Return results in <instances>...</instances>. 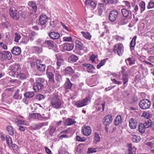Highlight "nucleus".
Here are the masks:
<instances>
[{"label": "nucleus", "mask_w": 154, "mask_h": 154, "mask_svg": "<svg viewBox=\"0 0 154 154\" xmlns=\"http://www.w3.org/2000/svg\"><path fill=\"white\" fill-rule=\"evenodd\" d=\"M137 39V36L134 37L130 42V47L134 48L136 45V40Z\"/></svg>", "instance_id": "47"}, {"label": "nucleus", "mask_w": 154, "mask_h": 154, "mask_svg": "<svg viewBox=\"0 0 154 154\" xmlns=\"http://www.w3.org/2000/svg\"><path fill=\"white\" fill-rule=\"evenodd\" d=\"M76 123V122L71 119L68 118L65 120L64 123L66 125H71L74 124Z\"/></svg>", "instance_id": "29"}, {"label": "nucleus", "mask_w": 154, "mask_h": 154, "mask_svg": "<svg viewBox=\"0 0 154 154\" xmlns=\"http://www.w3.org/2000/svg\"><path fill=\"white\" fill-rule=\"evenodd\" d=\"M48 20V17L45 15L42 14L40 16L39 18L40 24L46 27V24Z\"/></svg>", "instance_id": "10"}, {"label": "nucleus", "mask_w": 154, "mask_h": 154, "mask_svg": "<svg viewBox=\"0 0 154 154\" xmlns=\"http://www.w3.org/2000/svg\"><path fill=\"white\" fill-rule=\"evenodd\" d=\"M63 58L60 56L57 57L56 62L57 69H58L60 68V67L63 64Z\"/></svg>", "instance_id": "26"}, {"label": "nucleus", "mask_w": 154, "mask_h": 154, "mask_svg": "<svg viewBox=\"0 0 154 154\" xmlns=\"http://www.w3.org/2000/svg\"><path fill=\"white\" fill-rule=\"evenodd\" d=\"M128 151L126 154H135L136 149L134 147H132L131 143L128 144Z\"/></svg>", "instance_id": "20"}, {"label": "nucleus", "mask_w": 154, "mask_h": 154, "mask_svg": "<svg viewBox=\"0 0 154 154\" xmlns=\"http://www.w3.org/2000/svg\"><path fill=\"white\" fill-rule=\"evenodd\" d=\"M35 95L34 92H28L24 93V96L26 98H31L33 97Z\"/></svg>", "instance_id": "42"}, {"label": "nucleus", "mask_w": 154, "mask_h": 154, "mask_svg": "<svg viewBox=\"0 0 154 154\" xmlns=\"http://www.w3.org/2000/svg\"><path fill=\"white\" fill-rule=\"evenodd\" d=\"M122 121L121 116L119 115L116 117V119L114 121V124L116 126L118 125L121 124Z\"/></svg>", "instance_id": "32"}, {"label": "nucleus", "mask_w": 154, "mask_h": 154, "mask_svg": "<svg viewBox=\"0 0 154 154\" xmlns=\"http://www.w3.org/2000/svg\"><path fill=\"white\" fill-rule=\"evenodd\" d=\"M121 11L123 17H127L129 14L128 11L125 9L123 8L122 9Z\"/></svg>", "instance_id": "48"}, {"label": "nucleus", "mask_w": 154, "mask_h": 154, "mask_svg": "<svg viewBox=\"0 0 154 154\" xmlns=\"http://www.w3.org/2000/svg\"><path fill=\"white\" fill-rule=\"evenodd\" d=\"M45 82V79L40 78H38L36 79L35 80V82L36 83H39V84L41 83L42 85Z\"/></svg>", "instance_id": "54"}, {"label": "nucleus", "mask_w": 154, "mask_h": 154, "mask_svg": "<svg viewBox=\"0 0 154 154\" xmlns=\"http://www.w3.org/2000/svg\"><path fill=\"white\" fill-rule=\"evenodd\" d=\"M85 4L86 5L91 6L92 8H94L96 5L95 2L90 0H86Z\"/></svg>", "instance_id": "33"}, {"label": "nucleus", "mask_w": 154, "mask_h": 154, "mask_svg": "<svg viewBox=\"0 0 154 154\" xmlns=\"http://www.w3.org/2000/svg\"><path fill=\"white\" fill-rule=\"evenodd\" d=\"M94 142L96 143L99 142L100 140V137L98 133L97 132H95L94 134Z\"/></svg>", "instance_id": "44"}, {"label": "nucleus", "mask_w": 154, "mask_h": 154, "mask_svg": "<svg viewBox=\"0 0 154 154\" xmlns=\"http://www.w3.org/2000/svg\"><path fill=\"white\" fill-rule=\"evenodd\" d=\"M76 140L77 141H80L81 142H84L86 140L84 137H81L79 136H77L76 137Z\"/></svg>", "instance_id": "58"}, {"label": "nucleus", "mask_w": 154, "mask_h": 154, "mask_svg": "<svg viewBox=\"0 0 154 154\" xmlns=\"http://www.w3.org/2000/svg\"><path fill=\"white\" fill-rule=\"evenodd\" d=\"M37 66L38 70L40 72H44L45 71L46 66L45 64L42 63V62L38 61L37 62Z\"/></svg>", "instance_id": "19"}, {"label": "nucleus", "mask_w": 154, "mask_h": 154, "mask_svg": "<svg viewBox=\"0 0 154 154\" xmlns=\"http://www.w3.org/2000/svg\"><path fill=\"white\" fill-rule=\"evenodd\" d=\"M0 47L5 50H6L7 49V45L2 42H0Z\"/></svg>", "instance_id": "62"}, {"label": "nucleus", "mask_w": 154, "mask_h": 154, "mask_svg": "<svg viewBox=\"0 0 154 154\" xmlns=\"http://www.w3.org/2000/svg\"><path fill=\"white\" fill-rule=\"evenodd\" d=\"M10 14L11 16L14 19L18 20L19 18V15L17 13V11L15 9L13 11L12 8H10L9 10Z\"/></svg>", "instance_id": "11"}, {"label": "nucleus", "mask_w": 154, "mask_h": 154, "mask_svg": "<svg viewBox=\"0 0 154 154\" xmlns=\"http://www.w3.org/2000/svg\"><path fill=\"white\" fill-rule=\"evenodd\" d=\"M15 37L14 41L15 42H18L21 36L20 34L17 33H15Z\"/></svg>", "instance_id": "53"}, {"label": "nucleus", "mask_w": 154, "mask_h": 154, "mask_svg": "<svg viewBox=\"0 0 154 154\" xmlns=\"http://www.w3.org/2000/svg\"><path fill=\"white\" fill-rule=\"evenodd\" d=\"M44 44L50 49H52L55 47L54 42L50 40L45 41Z\"/></svg>", "instance_id": "23"}, {"label": "nucleus", "mask_w": 154, "mask_h": 154, "mask_svg": "<svg viewBox=\"0 0 154 154\" xmlns=\"http://www.w3.org/2000/svg\"><path fill=\"white\" fill-rule=\"evenodd\" d=\"M83 66L85 67L87 71L89 72H93V70L95 69L94 66L91 64L88 63H84Z\"/></svg>", "instance_id": "18"}, {"label": "nucleus", "mask_w": 154, "mask_h": 154, "mask_svg": "<svg viewBox=\"0 0 154 154\" xmlns=\"http://www.w3.org/2000/svg\"><path fill=\"white\" fill-rule=\"evenodd\" d=\"M75 48L78 51H79L77 53L80 55L83 54L84 50H83V45L79 40H77L75 42Z\"/></svg>", "instance_id": "5"}, {"label": "nucleus", "mask_w": 154, "mask_h": 154, "mask_svg": "<svg viewBox=\"0 0 154 154\" xmlns=\"http://www.w3.org/2000/svg\"><path fill=\"white\" fill-rule=\"evenodd\" d=\"M122 79L123 81V84H126L128 81V75L124 74L123 75Z\"/></svg>", "instance_id": "52"}, {"label": "nucleus", "mask_w": 154, "mask_h": 154, "mask_svg": "<svg viewBox=\"0 0 154 154\" xmlns=\"http://www.w3.org/2000/svg\"><path fill=\"white\" fill-rule=\"evenodd\" d=\"M104 9L103 5L101 3L98 4V14L99 15H101L102 14V13Z\"/></svg>", "instance_id": "40"}, {"label": "nucleus", "mask_w": 154, "mask_h": 154, "mask_svg": "<svg viewBox=\"0 0 154 154\" xmlns=\"http://www.w3.org/2000/svg\"><path fill=\"white\" fill-rule=\"evenodd\" d=\"M72 84L71 83L69 79L67 78L65 82L64 86L66 90H70L71 88Z\"/></svg>", "instance_id": "24"}, {"label": "nucleus", "mask_w": 154, "mask_h": 154, "mask_svg": "<svg viewBox=\"0 0 154 154\" xmlns=\"http://www.w3.org/2000/svg\"><path fill=\"white\" fill-rule=\"evenodd\" d=\"M7 130L9 134L11 135H14V132L13 128L11 126H8L7 127Z\"/></svg>", "instance_id": "46"}, {"label": "nucleus", "mask_w": 154, "mask_h": 154, "mask_svg": "<svg viewBox=\"0 0 154 154\" xmlns=\"http://www.w3.org/2000/svg\"><path fill=\"white\" fill-rule=\"evenodd\" d=\"M129 125L131 128L132 129L135 128L137 125L136 121L133 118H131L129 120Z\"/></svg>", "instance_id": "21"}, {"label": "nucleus", "mask_w": 154, "mask_h": 154, "mask_svg": "<svg viewBox=\"0 0 154 154\" xmlns=\"http://www.w3.org/2000/svg\"><path fill=\"white\" fill-rule=\"evenodd\" d=\"M124 48L122 44L121 43H119L116 44L114 48V52L119 56H121L124 52Z\"/></svg>", "instance_id": "4"}, {"label": "nucleus", "mask_w": 154, "mask_h": 154, "mask_svg": "<svg viewBox=\"0 0 154 154\" xmlns=\"http://www.w3.org/2000/svg\"><path fill=\"white\" fill-rule=\"evenodd\" d=\"M127 65H129L131 66L135 63V61L133 58L130 57L125 60Z\"/></svg>", "instance_id": "35"}, {"label": "nucleus", "mask_w": 154, "mask_h": 154, "mask_svg": "<svg viewBox=\"0 0 154 154\" xmlns=\"http://www.w3.org/2000/svg\"><path fill=\"white\" fill-rule=\"evenodd\" d=\"M143 125H145V128H148L151 125L152 121L150 119H147L145 121Z\"/></svg>", "instance_id": "43"}, {"label": "nucleus", "mask_w": 154, "mask_h": 154, "mask_svg": "<svg viewBox=\"0 0 154 154\" xmlns=\"http://www.w3.org/2000/svg\"><path fill=\"white\" fill-rule=\"evenodd\" d=\"M20 90L17 89L14 95L13 96V98L17 100L21 99L22 97V95L21 94H19V92Z\"/></svg>", "instance_id": "34"}, {"label": "nucleus", "mask_w": 154, "mask_h": 154, "mask_svg": "<svg viewBox=\"0 0 154 154\" xmlns=\"http://www.w3.org/2000/svg\"><path fill=\"white\" fill-rule=\"evenodd\" d=\"M11 146L15 152L19 150V148L18 146L15 144H12L10 145V147Z\"/></svg>", "instance_id": "60"}, {"label": "nucleus", "mask_w": 154, "mask_h": 154, "mask_svg": "<svg viewBox=\"0 0 154 154\" xmlns=\"http://www.w3.org/2000/svg\"><path fill=\"white\" fill-rule=\"evenodd\" d=\"M123 2L125 4V5H126V6H127L128 9H131V6L130 5L129 2L125 1H124Z\"/></svg>", "instance_id": "61"}, {"label": "nucleus", "mask_w": 154, "mask_h": 154, "mask_svg": "<svg viewBox=\"0 0 154 154\" xmlns=\"http://www.w3.org/2000/svg\"><path fill=\"white\" fill-rule=\"evenodd\" d=\"M32 48L33 53H39L42 51V49L41 48L38 47L37 46L32 47Z\"/></svg>", "instance_id": "36"}, {"label": "nucleus", "mask_w": 154, "mask_h": 154, "mask_svg": "<svg viewBox=\"0 0 154 154\" xmlns=\"http://www.w3.org/2000/svg\"><path fill=\"white\" fill-rule=\"evenodd\" d=\"M28 5L33 9L32 11H30V13L33 14L35 13L37 10V7L35 2L32 1H29L28 3Z\"/></svg>", "instance_id": "14"}, {"label": "nucleus", "mask_w": 154, "mask_h": 154, "mask_svg": "<svg viewBox=\"0 0 154 154\" xmlns=\"http://www.w3.org/2000/svg\"><path fill=\"white\" fill-rule=\"evenodd\" d=\"M65 71L67 73L72 74L73 73V70L70 66L67 67L65 69Z\"/></svg>", "instance_id": "50"}, {"label": "nucleus", "mask_w": 154, "mask_h": 154, "mask_svg": "<svg viewBox=\"0 0 154 154\" xmlns=\"http://www.w3.org/2000/svg\"><path fill=\"white\" fill-rule=\"evenodd\" d=\"M3 56H5V59H7L8 60H10L12 58V55L10 52L8 51H5L4 54Z\"/></svg>", "instance_id": "37"}, {"label": "nucleus", "mask_w": 154, "mask_h": 154, "mask_svg": "<svg viewBox=\"0 0 154 154\" xmlns=\"http://www.w3.org/2000/svg\"><path fill=\"white\" fill-rule=\"evenodd\" d=\"M145 125H144L143 124L140 123L139 124V131L140 132L143 134L144 133L145 131Z\"/></svg>", "instance_id": "39"}, {"label": "nucleus", "mask_w": 154, "mask_h": 154, "mask_svg": "<svg viewBox=\"0 0 154 154\" xmlns=\"http://www.w3.org/2000/svg\"><path fill=\"white\" fill-rule=\"evenodd\" d=\"M12 53L16 55H19L21 53V49L18 47H14L11 50Z\"/></svg>", "instance_id": "25"}, {"label": "nucleus", "mask_w": 154, "mask_h": 154, "mask_svg": "<svg viewBox=\"0 0 154 154\" xmlns=\"http://www.w3.org/2000/svg\"><path fill=\"white\" fill-rule=\"evenodd\" d=\"M82 130L83 134L86 136L90 135L92 132L91 128L88 126L85 125L83 127Z\"/></svg>", "instance_id": "12"}, {"label": "nucleus", "mask_w": 154, "mask_h": 154, "mask_svg": "<svg viewBox=\"0 0 154 154\" xmlns=\"http://www.w3.org/2000/svg\"><path fill=\"white\" fill-rule=\"evenodd\" d=\"M36 98L38 100L40 101L43 100L44 98V95L41 94H37L36 96Z\"/></svg>", "instance_id": "56"}, {"label": "nucleus", "mask_w": 154, "mask_h": 154, "mask_svg": "<svg viewBox=\"0 0 154 154\" xmlns=\"http://www.w3.org/2000/svg\"><path fill=\"white\" fill-rule=\"evenodd\" d=\"M78 59V57L77 56L74 54H72L69 57L68 60L69 62L73 63L76 62Z\"/></svg>", "instance_id": "27"}, {"label": "nucleus", "mask_w": 154, "mask_h": 154, "mask_svg": "<svg viewBox=\"0 0 154 154\" xmlns=\"http://www.w3.org/2000/svg\"><path fill=\"white\" fill-rule=\"evenodd\" d=\"M81 33L83 36L86 39L89 40L91 39L92 36L89 32L82 31Z\"/></svg>", "instance_id": "30"}, {"label": "nucleus", "mask_w": 154, "mask_h": 154, "mask_svg": "<svg viewBox=\"0 0 154 154\" xmlns=\"http://www.w3.org/2000/svg\"><path fill=\"white\" fill-rule=\"evenodd\" d=\"M105 63L106 60H103L97 66V68L98 69H99L101 66L104 65Z\"/></svg>", "instance_id": "57"}, {"label": "nucleus", "mask_w": 154, "mask_h": 154, "mask_svg": "<svg viewBox=\"0 0 154 154\" xmlns=\"http://www.w3.org/2000/svg\"><path fill=\"white\" fill-rule=\"evenodd\" d=\"M139 5L140 7L141 13H142L145 9V3L143 1H142L139 4Z\"/></svg>", "instance_id": "41"}, {"label": "nucleus", "mask_w": 154, "mask_h": 154, "mask_svg": "<svg viewBox=\"0 0 154 154\" xmlns=\"http://www.w3.org/2000/svg\"><path fill=\"white\" fill-rule=\"evenodd\" d=\"M48 35L49 37L53 39H58L60 36V35L58 33L54 32H49Z\"/></svg>", "instance_id": "17"}, {"label": "nucleus", "mask_w": 154, "mask_h": 154, "mask_svg": "<svg viewBox=\"0 0 154 154\" xmlns=\"http://www.w3.org/2000/svg\"><path fill=\"white\" fill-rule=\"evenodd\" d=\"M105 106V103H102L101 102H100L96 106V109L98 110H100L102 108V111L104 110V107Z\"/></svg>", "instance_id": "31"}, {"label": "nucleus", "mask_w": 154, "mask_h": 154, "mask_svg": "<svg viewBox=\"0 0 154 154\" xmlns=\"http://www.w3.org/2000/svg\"><path fill=\"white\" fill-rule=\"evenodd\" d=\"M112 116L111 114H108L102 120L103 124L106 126L109 125L112 123Z\"/></svg>", "instance_id": "8"}, {"label": "nucleus", "mask_w": 154, "mask_h": 154, "mask_svg": "<svg viewBox=\"0 0 154 154\" xmlns=\"http://www.w3.org/2000/svg\"><path fill=\"white\" fill-rule=\"evenodd\" d=\"M54 72L55 74V79L57 81L56 83L54 84L53 86L54 88H57L59 86L60 80L61 79V76L60 73L57 70H54Z\"/></svg>", "instance_id": "9"}, {"label": "nucleus", "mask_w": 154, "mask_h": 154, "mask_svg": "<svg viewBox=\"0 0 154 154\" xmlns=\"http://www.w3.org/2000/svg\"><path fill=\"white\" fill-rule=\"evenodd\" d=\"M47 122H43L39 124H33L32 125V128L33 130H38L41 128L43 126L47 125Z\"/></svg>", "instance_id": "16"}, {"label": "nucleus", "mask_w": 154, "mask_h": 154, "mask_svg": "<svg viewBox=\"0 0 154 154\" xmlns=\"http://www.w3.org/2000/svg\"><path fill=\"white\" fill-rule=\"evenodd\" d=\"M118 16V12L116 10H114L110 12L108 18L110 21L114 22L116 20Z\"/></svg>", "instance_id": "6"}, {"label": "nucleus", "mask_w": 154, "mask_h": 154, "mask_svg": "<svg viewBox=\"0 0 154 154\" xmlns=\"http://www.w3.org/2000/svg\"><path fill=\"white\" fill-rule=\"evenodd\" d=\"M46 74L47 75L49 79V81L51 83L53 84V85L54 83L55 82L54 79V75L53 73L49 71L48 69H47L46 70Z\"/></svg>", "instance_id": "15"}, {"label": "nucleus", "mask_w": 154, "mask_h": 154, "mask_svg": "<svg viewBox=\"0 0 154 154\" xmlns=\"http://www.w3.org/2000/svg\"><path fill=\"white\" fill-rule=\"evenodd\" d=\"M51 104L54 108L58 109L61 108L62 102L57 95L54 96L51 100Z\"/></svg>", "instance_id": "2"}, {"label": "nucleus", "mask_w": 154, "mask_h": 154, "mask_svg": "<svg viewBox=\"0 0 154 154\" xmlns=\"http://www.w3.org/2000/svg\"><path fill=\"white\" fill-rule=\"evenodd\" d=\"M43 87V85H42L41 83L39 84V83L35 82L33 85V89L36 92L42 89Z\"/></svg>", "instance_id": "22"}, {"label": "nucleus", "mask_w": 154, "mask_h": 154, "mask_svg": "<svg viewBox=\"0 0 154 154\" xmlns=\"http://www.w3.org/2000/svg\"><path fill=\"white\" fill-rule=\"evenodd\" d=\"M151 105V102L149 100L146 99H143L139 103L140 107L143 109H146L149 108Z\"/></svg>", "instance_id": "3"}, {"label": "nucleus", "mask_w": 154, "mask_h": 154, "mask_svg": "<svg viewBox=\"0 0 154 154\" xmlns=\"http://www.w3.org/2000/svg\"><path fill=\"white\" fill-rule=\"evenodd\" d=\"M63 49L66 51H70L72 50L74 47L73 44L69 43H65L63 45Z\"/></svg>", "instance_id": "13"}, {"label": "nucleus", "mask_w": 154, "mask_h": 154, "mask_svg": "<svg viewBox=\"0 0 154 154\" xmlns=\"http://www.w3.org/2000/svg\"><path fill=\"white\" fill-rule=\"evenodd\" d=\"M131 139L132 141L134 142H138L139 140V137L135 135H131Z\"/></svg>", "instance_id": "49"}, {"label": "nucleus", "mask_w": 154, "mask_h": 154, "mask_svg": "<svg viewBox=\"0 0 154 154\" xmlns=\"http://www.w3.org/2000/svg\"><path fill=\"white\" fill-rule=\"evenodd\" d=\"M146 144L150 148H152L153 147L154 143L152 142H147L146 143Z\"/></svg>", "instance_id": "64"}, {"label": "nucleus", "mask_w": 154, "mask_h": 154, "mask_svg": "<svg viewBox=\"0 0 154 154\" xmlns=\"http://www.w3.org/2000/svg\"><path fill=\"white\" fill-rule=\"evenodd\" d=\"M31 116L36 119H38L40 117V115L39 114L33 113L31 114Z\"/></svg>", "instance_id": "59"}, {"label": "nucleus", "mask_w": 154, "mask_h": 154, "mask_svg": "<svg viewBox=\"0 0 154 154\" xmlns=\"http://www.w3.org/2000/svg\"><path fill=\"white\" fill-rule=\"evenodd\" d=\"M6 141L9 146L10 147V145H11L12 143L11 138L10 136L6 137Z\"/></svg>", "instance_id": "51"}, {"label": "nucleus", "mask_w": 154, "mask_h": 154, "mask_svg": "<svg viewBox=\"0 0 154 154\" xmlns=\"http://www.w3.org/2000/svg\"><path fill=\"white\" fill-rule=\"evenodd\" d=\"M154 7V3L152 2H150L149 3L147 8L149 9Z\"/></svg>", "instance_id": "63"}, {"label": "nucleus", "mask_w": 154, "mask_h": 154, "mask_svg": "<svg viewBox=\"0 0 154 154\" xmlns=\"http://www.w3.org/2000/svg\"><path fill=\"white\" fill-rule=\"evenodd\" d=\"M97 151V149L93 148H89L88 149V151L87 153L88 154L91 153H94L96 152Z\"/></svg>", "instance_id": "55"}, {"label": "nucleus", "mask_w": 154, "mask_h": 154, "mask_svg": "<svg viewBox=\"0 0 154 154\" xmlns=\"http://www.w3.org/2000/svg\"><path fill=\"white\" fill-rule=\"evenodd\" d=\"M63 42H74L72 37L71 36H69L63 37Z\"/></svg>", "instance_id": "38"}, {"label": "nucleus", "mask_w": 154, "mask_h": 154, "mask_svg": "<svg viewBox=\"0 0 154 154\" xmlns=\"http://www.w3.org/2000/svg\"><path fill=\"white\" fill-rule=\"evenodd\" d=\"M128 20L127 17H122L120 18L118 23L120 25H124L128 23Z\"/></svg>", "instance_id": "28"}, {"label": "nucleus", "mask_w": 154, "mask_h": 154, "mask_svg": "<svg viewBox=\"0 0 154 154\" xmlns=\"http://www.w3.org/2000/svg\"><path fill=\"white\" fill-rule=\"evenodd\" d=\"M8 71L10 75L15 76L18 73H20L21 69L19 64L14 63L9 66Z\"/></svg>", "instance_id": "1"}, {"label": "nucleus", "mask_w": 154, "mask_h": 154, "mask_svg": "<svg viewBox=\"0 0 154 154\" xmlns=\"http://www.w3.org/2000/svg\"><path fill=\"white\" fill-rule=\"evenodd\" d=\"M15 76H16L17 78L21 80L25 79L26 78L25 75L23 73H21V71H20V73H18V74H17Z\"/></svg>", "instance_id": "45"}, {"label": "nucleus", "mask_w": 154, "mask_h": 154, "mask_svg": "<svg viewBox=\"0 0 154 154\" xmlns=\"http://www.w3.org/2000/svg\"><path fill=\"white\" fill-rule=\"evenodd\" d=\"M88 100V98L86 97L82 100H79L76 102L74 104V106L77 107L84 106L87 105Z\"/></svg>", "instance_id": "7"}]
</instances>
